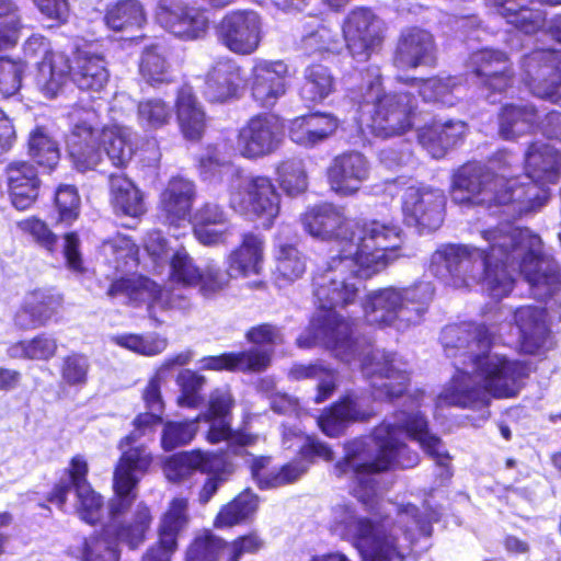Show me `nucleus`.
Wrapping results in <instances>:
<instances>
[{"label":"nucleus","instance_id":"obj_1","mask_svg":"<svg viewBox=\"0 0 561 561\" xmlns=\"http://www.w3.org/2000/svg\"><path fill=\"white\" fill-rule=\"evenodd\" d=\"M420 443L423 450L438 465L446 466L448 455L442 440L427 430L420 412L400 411L392 421H385L373 436L354 439L345 445V456L334 467L337 477L351 476L353 495L368 510L391 511L394 505L380 501L377 474L391 466L412 468L419 462L402 438ZM394 525L388 517L377 520L359 518L352 506L336 505L332 512L331 530L352 540L364 561H403L411 550L415 534L430 535V525L419 517L414 505L397 508Z\"/></svg>","mask_w":561,"mask_h":561},{"label":"nucleus","instance_id":"obj_2","mask_svg":"<svg viewBox=\"0 0 561 561\" xmlns=\"http://www.w3.org/2000/svg\"><path fill=\"white\" fill-rule=\"evenodd\" d=\"M401 229L394 224H371L356 251H343L318 266L312 276V294L318 307L310 327L297 339L299 347L317 344L330 350L342 362L352 363L363 355L360 369L371 379L376 400L401 396L409 382L408 364L383 350L365 351L354 336L353 322L335 311L358 297L362 278L383 270L401 247Z\"/></svg>","mask_w":561,"mask_h":561},{"label":"nucleus","instance_id":"obj_3","mask_svg":"<svg viewBox=\"0 0 561 561\" xmlns=\"http://www.w3.org/2000/svg\"><path fill=\"white\" fill-rule=\"evenodd\" d=\"M481 237L486 242L485 247H439L431 259L435 275L449 279L457 288L481 285L494 299L511 294L516 272L525 277L538 299L561 289L557 264L543 255L540 237L529 229L502 224L481 231Z\"/></svg>","mask_w":561,"mask_h":561},{"label":"nucleus","instance_id":"obj_4","mask_svg":"<svg viewBox=\"0 0 561 561\" xmlns=\"http://www.w3.org/2000/svg\"><path fill=\"white\" fill-rule=\"evenodd\" d=\"M456 373L437 397V405L483 408L491 398L511 399L518 396L530 374L525 360L490 352L495 342L493 328L461 323L447 325L440 335Z\"/></svg>","mask_w":561,"mask_h":561},{"label":"nucleus","instance_id":"obj_5","mask_svg":"<svg viewBox=\"0 0 561 561\" xmlns=\"http://www.w3.org/2000/svg\"><path fill=\"white\" fill-rule=\"evenodd\" d=\"M152 460L145 445L129 448L121 455L113 476L114 495L107 503L110 520L104 525L101 537L84 540L80 557L82 561H119L118 542L135 549L145 541L152 523L150 507L145 502H138L127 519L123 520L122 517L136 501L137 485Z\"/></svg>","mask_w":561,"mask_h":561},{"label":"nucleus","instance_id":"obj_6","mask_svg":"<svg viewBox=\"0 0 561 561\" xmlns=\"http://www.w3.org/2000/svg\"><path fill=\"white\" fill-rule=\"evenodd\" d=\"M517 158L499 151L489 167L469 163L453 178L451 199L459 205L501 207L508 218H518L538 211L548 201L547 190L525 180L508 178Z\"/></svg>","mask_w":561,"mask_h":561},{"label":"nucleus","instance_id":"obj_7","mask_svg":"<svg viewBox=\"0 0 561 561\" xmlns=\"http://www.w3.org/2000/svg\"><path fill=\"white\" fill-rule=\"evenodd\" d=\"M358 105L360 124L378 137L401 135L412 126L411 115L415 100L411 91L383 93L380 69L369 67L357 92L352 96Z\"/></svg>","mask_w":561,"mask_h":561},{"label":"nucleus","instance_id":"obj_8","mask_svg":"<svg viewBox=\"0 0 561 561\" xmlns=\"http://www.w3.org/2000/svg\"><path fill=\"white\" fill-rule=\"evenodd\" d=\"M434 286L420 282L410 287H387L368 294L364 301V314L368 323L392 327L404 331L419 325L428 311L434 297Z\"/></svg>","mask_w":561,"mask_h":561},{"label":"nucleus","instance_id":"obj_9","mask_svg":"<svg viewBox=\"0 0 561 561\" xmlns=\"http://www.w3.org/2000/svg\"><path fill=\"white\" fill-rule=\"evenodd\" d=\"M300 222L304 230L312 238L322 241L335 240L339 252L356 251L355 248H359V242L369 225L387 224L376 219L364 221L350 219L331 204L308 207L300 215Z\"/></svg>","mask_w":561,"mask_h":561},{"label":"nucleus","instance_id":"obj_10","mask_svg":"<svg viewBox=\"0 0 561 561\" xmlns=\"http://www.w3.org/2000/svg\"><path fill=\"white\" fill-rule=\"evenodd\" d=\"M229 205L240 215L271 228L280 210V194L268 176H245L231 185Z\"/></svg>","mask_w":561,"mask_h":561},{"label":"nucleus","instance_id":"obj_11","mask_svg":"<svg viewBox=\"0 0 561 561\" xmlns=\"http://www.w3.org/2000/svg\"><path fill=\"white\" fill-rule=\"evenodd\" d=\"M219 43L229 51L248 56L257 50L263 39V21L254 10H232L217 25Z\"/></svg>","mask_w":561,"mask_h":561},{"label":"nucleus","instance_id":"obj_12","mask_svg":"<svg viewBox=\"0 0 561 561\" xmlns=\"http://www.w3.org/2000/svg\"><path fill=\"white\" fill-rule=\"evenodd\" d=\"M23 51L27 58H42L36 76L37 87L46 96H56L69 79L68 57L60 51H53L49 42L38 34L26 39Z\"/></svg>","mask_w":561,"mask_h":561},{"label":"nucleus","instance_id":"obj_13","mask_svg":"<svg viewBox=\"0 0 561 561\" xmlns=\"http://www.w3.org/2000/svg\"><path fill=\"white\" fill-rule=\"evenodd\" d=\"M524 80L538 98L561 106V51L541 49L523 60Z\"/></svg>","mask_w":561,"mask_h":561},{"label":"nucleus","instance_id":"obj_14","mask_svg":"<svg viewBox=\"0 0 561 561\" xmlns=\"http://www.w3.org/2000/svg\"><path fill=\"white\" fill-rule=\"evenodd\" d=\"M234 404V400L229 389H215L208 401V410L197 416V420L205 421L209 424L207 432V440L217 444L226 440L232 453L237 454L238 449L254 444L256 436L232 432L230 427V413Z\"/></svg>","mask_w":561,"mask_h":561},{"label":"nucleus","instance_id":"obj_15","mask_svg":"<svg viewBox=\"0 0 561 561\" xmlns=\"http://www.w3.org/2000/svg\"><path fill=\"white\" fill-rule=\"evenodd\" d=\"M446 197L430 185L409 186L402 195V214L409 226L434 231L444 220Z\"/></svg>","mask_w":561,"mask_h":561},{"label":"nucleus","instance_id":"obj_16","mask_svg":"<svg viewBox=\"0 0 561 561\" xmlns=\"http://www.w3.org/2000/svg\"><path fill=\"white\" fill-rule=\"evenodd\" d=\"M252 100L260 106L271 108L288 89V67L282 60L255 58L245 79Z\"/></svg>","mask_w":561,"mask_h":561},{"label":"nucleus","instance_id":"obj_17","mask_svg":"<svg viewBox=\"0 0 561 561\" xmlns=\"http://www.w3.org/2000/svg\"><path fill=\"white\" fill-rule=\"evenodd\" d=\"M343 35L352 57L364 62L376 53L383 41L381 21L367 9L352 11L344 24Z\"/></svg>","mask_w":561,"mask_h":561},{"label":"nucleus","instance_id":"obj_18","mask_svg":"<svg viewBox=\"0 0 561 561\" xmlns=\"http://www.w3.org/2000/svg\"><path fill=\"white\" fill-rule=\"evenodd\" d=\"M262 546V539L254 533L226 543L206 531L195 538L187 551L186 561H239L243 554L256 552Z\"/></svg>","mask_w":561,"mask_h":561},{"label":"nucleus","instance_id":"obj_19","mask_svg":"<svg viewBox=\"0 0 561 561\" xmlns=\"http://www.w3.org/2000/svg\"><path fill=\"white\" fill-rule=\"evenodd\" d=\"M159 24L183 39H195L205 34L208 18L186 0H159L156 11Z\"/></svg>","mask_w":561,"mask_h":561},{"label":"nucleus","instance_id":"obj_20","mask_svg":"<svg viewBox=\"0 0 561 561\" xmlns=\"http://www.w3.org/2000/svg\"><path fill=\"white\" fill-rule=\"evenodd\" d=\"M369 174L370 163L359 151L337 154L327 169L329 187L341 197L356 195Z\"/></svg>","mask_w":561,"mask_h":561},{"label":"nucleus","instance_id":"obj_21","mask_svg":"<svg viewBox=\"0 0 561 561\" xmlns=\"http://www.w3.org/2000/svg\"><path fill=\"white\" fill-rule=\"evenodd\" d=\"M280 125L273 115L253 116L239 131L237 148L249 159L274 152L280 142Z\"/></svg>","mask_w":561,"mask_h":561},{"label":"nucleus","instance_id":"obj_22","mask_svg":"<svg viewBox=\"0 0 561 561\" xmlns=\"http://www.w3.org/2000/svg\"><path fill=\"white\" fill-rule=\"evenodd\" d=\"M107 295L112 298H122L125 302L149 301L162 308L180 307V295H174L169 289L161 288L147 277L133 275L114 280Z\"/></svg>","mask_w":561,"mask_h":561},{"label":"nucleus","instance_id":"obj_23","mask_svg":"<svg viewBox=\"0 0 561 561\" xmlns=\"http://www.w3.org/2000/svg\"><path fill=\"white\" fill-rule=\"evenodd\" d=\"M514 321L519 330V344L523 353L537 355L552 347V337L545 309L534 306L520 307L514 312Z\"/></svg>","mask_w":561,"mask_h":561},{"label":"nucleus","instance_id":"obj_24","mask_svg":"<svg viewBox=\"0 0 561 561\" xmlns=\"http://www.w3.org/2000/svg\"><path fill=\"white\" fill-rule=\"evenodd\" d=\"M486 5L500 14L508 24L526 34L540 30L546 20V13L537 2L559 5L561 0H485Z\"/></svg>","mask_w":561,"mask_h":561},{"label":"nucleus","instance_id":"obj_25","mask_svg":"<svg viewBox=\"0 0 561 561\" xmlns=\"http://www.w3.org/2000/svg\"><path fill=\"white\" fill-rule=\"evenodd\" d=\"M468 68L483 85L493 91L502 92L512 84V64L501 50L485 48L474 51L469 58Z\"/></svg>","mask_w":561,"mask_h":561},{"label":"nucleus","instance_id":"obj_26","mask_svg":"<svg viewBox=\"0 0 561 561\" xmlns=\"http://www.w3.org/2000/svg\"><path fill=\"white\" fill-rule=\"evenodd\" d=\"M435 54L436 47L431 33L417 27L408 28L399 37L393 65L399 69L432 65Z\"/></svg>","mask_w":561,"mask_h":561},{"label":"nucleus","instance_id":"obj_27","mask_svg":"<svg viewBox=\"0 0 561 561\" xmlns=\"http://www.w3.org/2000/svg\"><path fill=\"white\" fill-rule=\"evenodd\" d=\"M245 88L242 68L231 59L217 61L208 71L204 95L209 102L222 103L238 98Z\"/></svg>","mask_w":561,"mask_h":561},{"label":"nucleus","instance_id":"obj_28","mask_svg":"<svg viewBox=\"0 0 561 561\" xmlns=\"http://www.w3.org/2000/svg\"><path fill=\"white\" fill-rule=\"evenodd\" d=\"M61 295L50 289H35L27 293L14 316V323L28 330L45 325L60 309Z\"/></svg>","mask_w":561,"mask_h":561},{"label":"nucleus","instance_id":"obj_29","mask_svg":"<svg viewBox=\"0 0 561 561\" xmlns=\"http://www.w3.org/2000/svg\"><path fill=\"white\" fill-rule=\"evenodd\" d=\"M374 414L368 400L359 396H346L318 419L322 432L331 437L339 436L352 422L364 421Z\"/></svg>","mask_w":561,"mask_h":561},{"label":"nucleus","instance_id":"obj_30","mask_svg":"<svg viewBox=\"0 0 561 561\" xmlns=\"http://www.w3.org/2000/svg\"><path fill=\"white\" fill-rule=\"evenodd\" d=\"M196 191L192 181L172 178L160 196V207L164 221L173 227H181L190 219Z\"/></svg>","mask_w":561,"mask_h":561},{"label":"nucleus","instance_id":"obj_31","mask_svg":"<svg viewBox=\"0 0 561 561\" xmlns=\"http://www.w3.org/2000/svg\"><path fill=\"white\" fill-rule=\"evenodd\" d=\"M339 127V119L328 113L316 112L289 122L288 135L293 142L313 148L330 138Z\"/></svg>","mask_w":561,"mask_h":561},{"label":"nucleus","instance_id":"obj_32","mask_svg":"<svg viewBox=\"0 0 561 561\" xmlns=\"http://www.w3.org/2000/svg\"><path fill=\"white\" fill-rule=\"evenodd\" d=\"M525 168L523 180L546 190V184H554L559 179V153L546 142H534L525 153Z\"/></svg>","mask_w":561,"mask_h":561},{"label":"nucleus","instance_id":"obj_33","mask_svg":"<svg viewBox=\"0 0 561 561\" xmlns=\"http://www.w3.org/2000/svg\"><path fill=\"white\" fill-rule=\"evenodd\" d=\"M93 113L87 112L84 119H79L67 138L69 154L80 171L95 168L101 161V152L96 148V138L91 119Z\"/></svg>","mask_w":561,"mask_h":561},{"label":"nucleus","instance_id":"obj_34","mask_svg":"<svg viewBox=\"0 0 561 561\" xmlns=\"http://www.w3.org/2000/svg\"><path fill=\"white\" fill-rule=\"evenodd\" d=\"M7 180L13 206L27 209L38 196L39 180L36 169L26 161H13L7 167Z\"/></svg>","mask_w":561,"mask_h":561},{"label":"nucleus","instance_id":"obj_35","mask_svg":"<svg viewBox=\"0 0 561 561\" xmlns=\"http://www.w3.org/2000/svg\"><path fill=\"white\" fill-rule=\"evenodd\" d=\"M98 140L108 160L117 168L126 167L136 152L137 134L131 127L125 125L104 126Z\"/></svg>","mask_w":561,"mask_h":561},{"label":"nucleus","instance_id":"obj_36","mask_svg":"<svg viewBox=\"0 0 561 561\" xmlns=\"http://www.w3.org/2000/svg\"><path fill=\"white\" fill-rule=\"evenodd\" d=\"M467 125L462 121L433 123L417 131L420 145L435 159L443 158L448 149L457 145L466 135Z\"/></svg>","mask_w":561,"mask_h":561},{"label":"nucleus","instance_id":"obj_37","mask_svg":"<svg viewBox=\"0 0 561 561\" xmlns=\"http://www.w3.org/2000/svg\"><path fill=\"white\" fill-rule=\"evenodd\" d=\"M73 82L80 90L100 92L108 81V71L104 58L90 50H81L70 66Z\"/></svg>","mask_w":561,"mask_h":561},{"label":"nucleus","instance_id":"obj_38","mask_svg":"<svg viewBox=\"0 0 561 561\" xmlns=\"http://www.w3.org/2000/svg\"><path fill=\"white\" fill-rule=\"evenodd\" d=\"M176 119L183 136L188 140H198L206 128V114L188 85L182 87L175 101Z\"/></svg>","mask_w":561,"mask_h":561},{"label":"nucleus","instance_id":"obj_39","mask_svg":"<svg viewBox=\"0 0 561 561\" xmlns=\"http://www.w3.org/2000/svg\"><path fill=\"white\" fill-rule=\"evenodd\" d=\"M264 259V241L253 233H245L241 244L231 251L226 263L237 277L259 275L262 271Z\"/></svg>","mask_w":561,"mask_h":561},{"label":"nucleus","instance_id":"obj_40","mask_svg":"<svg viewBox=\"0 0 561 561\" xmlns=\"http://www.w3.org/2000/svg\"><path fill=\"white\" fill-rule=\"evenodd\" d=\"M201 368L206 370L262 371L271 364V355L266 351L249 350L237 353H225L219 356H207L199 360Z\"/></svg>","mask_w":561,"mask_h":561},{"label":"nucleus","instance_id":"obj_41","mask_svg":"<svg viewBox=\"0 0 561 561\" xmlns=\"http://www.w3.org/2000/svg\"><path fill=\"white\" fill-rule=\"evenodd\" d=\"M219 457L202 450L179 453L164 462L163 471L168 480L179 482L195 471H216Z\"/></svg>","mask_w":561,"mask_h":561},{"label":"nucleus","instance_id":"obj_42","mask_svg":"<svg viewBox=\"0 0 561 561\" xmlns=\"http://www.w3.org/2000/svg\"><path fill=\"white\" fill-rule=\"evenodd\" d=\"M110 193L115 213L134 218L145 213L141 192L124 174L110 176Z\"/></svg>","mask_w":561,"mask_h":561},{"label":"nucleus","instance_id":"obj_43","mask_svg":"<svg viewBox=\"0 0 561 561\" xmlns=\"http://www.w3.org/2000/svg\"><path fill=\"white\" fill-rule=\"evenodd\" d=\"M306 256L293 244L279 243L275 250L274 280L279 287H287L306 273Z\"/></svg>","mask_w":561,"mask_h":561},{"label":"nucleus","instance_id":"obj_44","mask_svg":"<svg viewBox=\"0 0 561 561\" xmlns=\"http://www.w3.org/2000/svg\"><path fill=\"white\" fill-rule=\"evenodd\" d=\"M538 118L533 106L505 105L499 117V134L503 139H515L530 133L538 124Z\"/></svg>","mask_w":561,"mask_h":561},{"label":"nucleus","instance_id":"obj_45","mask_svg":"<svg viewBox=\"0 0 561 561\" xmlns=\"http://www.w3.org/2000/svg\"><path fill=\"white\" fill-rule=\"evenodd\" d=\"M410 88L419 92L424 101L437 102L445 106L455 105L458 100L460 82L455 77L411 79Z\"/></svg>","mask_w":561,"mask_h":561},{"label":"nucleus","instance_id":"obj_46","mask_svg":"<svg viewBox=\"0 0 561 561\" xmlns=\"http://www.w3.org/2000/svg\"><path fill=\"white\" fill-rule=\"evenodd\" d=\"M187 510V499L175 497L162 515L159 525V541L165 548H178V536L187 526L190 520Z\"/></svg>","mask_w":561,"mask_h":561},{"label":"nucleus","instance_id":"obj_47","mask_svg":"<svg viewBox=\"0 0 561 561\" xmlns=\"http://www.w3.org/2000/svg\"><path fill=\"white\" fill-rule=\"evenodd\" d=\"M268 462V458L261 457L255 458L251 466L252 476L261 489H273L295 482L307 471V466L299 460L282 467L278 471L265 472L263 469Z\"/></svg>","mask_w":561,"mask_h":561},{"label":"nucleus","instance_id":"obj_48","mask_svg":"<svg viewBox=\"0 0 561 561\" xmlns=\"http://www.w3.org/2000/svg\"><path fill=\"white\" fill-rule=\"evenodd\" d=\"M293 380L312 379L317 381L314 401L321 403L332 396L336 388V373L321 363L295 364L289 370Z\"/></svg>","mask_w":561,"mask_h":561},{"label":"nucleus","instance_id":"obj_49","mask_svg":"<svg viewBox=\"0 0 561 561\" xmlns=\"http://www.w3.org/2000/svg\"><path fill=\"white\" fill-rule=\"evenodd\" d=\"M101 253L106 264L116 272L130 271L138 264V249L136 244L122 234L104 241L101 247Z\"/></svg>","mask_w":561,"mask_h":561},{"label":"nucleus","instance_id":"obj_50","mask_svg":"<svg viewBox=\"0 0 561 561\" xmlns=\"http://www.w3.org/2000/svg\"><path fill=\"white\" fill-rule=\"evenodd\" d=\"M257 506V496L249 490H245L221 507L215 518L214 525L217 528H228L241 524L255 514Z\"/></svg>","mask_w":561,"mask_h":561},{"label":"nucleus","instance_id":"obj_51","mask_svg":"<svg viewBox=\"0 0 561 561\" xmlns=\"http://www.w3.org/2000/svg\"><path fill=\"white\" fill-rule=\"evenodd\" d=\"M104 21L111 30L124 31L142 26L146 15L138 0H119L108 7Z\"/></svg>","mask_w":561,"mask_h":561},{"label":"nucleus","instance_id":"obj_52","mask_svg":"<svg viewBox=\"0 0 561 561\" xmlns=\"http://www.w3.org/2000/svg\"><path fill=\"white\" fill-rule=\"evenodd\" d=\"M304 76L305 81L300 89V94L304 100L319 103L332 93L334 79L327 67L322 65H311L306 68Z\"/></svg>","mask_w":561,"mask_h":561},{"label":"nucleus","instance_id":"obj_53","mask_svg":"<svg viewBox=\"0 0 561 561\" xmlns=\"http://www.w3.org/2000/svg\"><path fill=\"white\" fill-rule=\"evenodd\" d=\"M57 341L49 334L42 333L31 340H25L11 345L8 355L11 358L48 360L57 352Z\"/></svg>","mask_w":561,"mask_h":561},{"label":"nucleus","instance_id":"obj_54","mask_svg":"<svg viewBox=\"0 0 561 561\" xmlns=\"http://www.w3.org/2000/svg\"><path fill=\"white\" fill-rule=\"evenodd\" d=\"M22 28V10L16 1L0 0V50L14 47Z\"/></svg>","mask_w":561,"mask_h":561},{"label":"nucleus","instance_id":"obj_55","mask_svg":"<svg viewBox=\"0 0 561 561\" xmlns=\"http://www.w3.org/2000/svg\"><path fill=\"white\" fill-rule=\"evenodd\" d=\"M276 181L280 188L291 196L304 193L308 187V175L301 159H288L276 167Z\"/></svg>","mask_w":561,"mask_h":561},{"label":"nucleus","instance_id":"obj_56","mask_svg":"<svg viewBox=\"0 0 561 561\" xmlns=\"http://www.w3.org/2000/svg\"><path fill=\"white\" fill-rule=\"evenodd\" d=\"M28 152L37 164L49 170L56 167L60 158L57 142L42 127H37L31 133Z\"/></svg>","mask_w":561,"mask_h":561},{"label":"nucleus","instance_id":"obj_57","mask_svg":"<svg viewBox=\"0 0 561 561\" xmlns=\"http://www.w3.org/2000/svg\"><path fill=\"white\" fill-rule=\"evenodd\" d=\"M116 345L144 356H156L168 347V340L158 334H118L111 337Z\"/></svg>","mask_w":561,"mask_h":561},{"label":"nucleus","instance_id":"obj_58","mask_svg":"<svg viewBox=\"0 0 561 561\" xmlns=\"http://www.w3.org/2000/svg\"><path fill=\"white\" fill-rule=\"evenodd\" d=\"M172 107L161 99H148L138 104L137 121L145 130H156L168 125Z\"/></svg>","mask_w":561,"mask_h":561},{"label":"nucleus","instance_id":"obj_59","mask_svg":"<svg viewBox=\"0 0 561 561\" xmlns=\"http://www.w3.org/2000/svg\"><path fill=\"white\" fill-rule=\"evenodd\" d=\"M283 444L286 448L297 447L302 460H308L312 457H320L329 461L333 458V453L328 445L314 439L313 437L306 436L295 428L284 431Z\"/></svg>","mask_w":561,"mask_h":561},{"label":"nucleus","instance_id":"obj_60","mask_svg":"<svg viewBox=\"0 0 561 561\" xmlns=\"http://www.w3.org/2000/svg\"><path fill=\"white\" fill-rule=\"evenodd\" d=\"M87 473V461L81 456L73 457L70 463L68 478L61 480L53 489L48 500L62 510L67 501V495L72 488L77 490L81 484H89L85 479Z\"/></svg>","mask_w":561,"mask_h":561},{"label":"nucleus","instance_id":"obj_61","mask_svg":"<svg viewBox=\"0 0 561 561\" xmlns=\"http://www.w3.org/2000/svg\"><path fill=\"white\" fill-rule=\"evenodd\" d=\"M140 73L150 84H159L170 80L169 64L163 55V48L152 46L147 48L141 57Z\"/></svg>","mask_w":561,"mask_h":561},{"label":"nucleus","instance_id":"obj_62","mask_svg":"<svg viewBox=\"0 0 561 561\" xmlns=\"http://www.w3.org/2000/svg\"><path fill=\"white\" fill-rule=\"evenodd\" d=\"M176 383L180 388L178 404L185 408H197L203 402L201 391L203 390L206 378L191 369H183L176 377Z\"/></svg>","mask_w":561,"mask_h":561},{"label":"nucleus","instance_id":"obj_63","mask_svg":"<svg viewBox=\"0 0 561 561\" xmlns=\"http://www.w3.org/2000/svg\"><path fill=\"white\" fill-rule=\"evenodd\" d=\"M232 278H236V276L228 265L226 270H221L211 262L201 271L196 287L204 297L209 298L228 288Z\"/></svg>","mask_w":561,"mask_h":561},{"label":"nucleus","instance_id":"obj_64","mask_svg":"<svg viewBox=\"0 0 561 561\" xmlns=\"http://www.w3.org/2000/svg\"><path fill=\"white\" fill-rule=\"evenodd\" d=\"M301 47L308 55L335 53L341 48V41L337 32L321 25L302 37Z\"/></svg>","mask_w":561,"mask_h":561}]
</instances>
